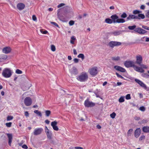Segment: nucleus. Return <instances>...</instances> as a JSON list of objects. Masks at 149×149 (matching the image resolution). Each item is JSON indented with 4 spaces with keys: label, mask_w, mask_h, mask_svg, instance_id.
Listing matches in <instances>:
<instances>
[{
    "label": "nucleus",
    "mask_w": 149,
    "mask_h": 149,
    "mask_svg": "<svg viewBox=\"0 0 149 149\" xmlns=\"http://www.w3.org/2000/svg\"><path fill=\"white\" fill-rule=\"evenodd\" d=\"M136 26L135 25L132 26H129L128 27V28L130 30H133L134 29V31L140 34L143 35L147 32V31L146 30L141 29L140 27H138L135 28Z\"/></svg>",
    "instance_id": "1"
},
{
    "label": "nucleus",
    "mask_w": 149,
    "mask_h": 149,
    "mask_svg": "<svg viewBox=\"0 0 149 149\" xmlns=\"http://www.w3.org/2000/svg\"><path fill=\"white\" fill-rule=\"evenodd\" d=\"M88 78L87 74L85 72L82 73L77 77V79L81 82L85 81L87 80Z\"/></svg>",
    "instance_id": "2"
},
{
    "label": "nucleus",
    "mask_w": 149,
    "mask_h": 149,
    "mask_svg": "<svg viewBox=\"0 0 149 149\" xmlns=\"http://www.w3.org/2000/svg\"><path fill=\"white\" fill-rule=\"evenodd\" d=\"M12 74V71L9 68H5L3 70L2 74L3 76L5 78L10 77Z\"/></svg>",
    "instance_id": "3"
},
{
    "label": "nucleus",
    "mask_w": 149,
    "mask_h": 149,
    "mask_svg": "<svg viewBox=\"0 0 149 149\" xmlns=\"http://www.w3.org/2000/svg\"><path fill=\"white\" fill-rule=\"evenodd\" d=\"M24 102L26 106L29 107L32 104V100L30 97H26L24 99Z\"/></svg>",
    "instance_id": "4"
},
{
    "label": "nucleus",
    "mask_w": 149,
    "mask_h": 149,
    "mask_svg": "<svg viewBox=\"0 0 149 149\" xmlns=\"http://www.w3.org/2000/svg\"><path fill=\"white\" fill-rule=\"evenodd\" d=\"M84 105L85 107H94L95 105V104L92 102L90 101L87 99L85 101Z\"/></svg>",
    "instance_id": "5"
},
{
    "label": "nucleus",
    "mask_w": 149,
    "mask_h": 149,
    "mask_svg": "<svg viewBox=\"0 0 149 149\" xmlns=\"http://www.w3.org/2000/svg\"><path fill=\"white\" fill-rule=\"evenodd\" d=\"M89 71L90 74L93 76L96 75L98 72L97 68L95 67L89 69Z\"/></svg>",
    "instance_id": "6"
},
{
    "label": "nucleus",
    "mask_w": 149,
    "mask_h": 149,
    "mask_svg": "<svg viewBox=\"0 0 149 149\" xmlns=\"http://www.w3.org/2000/svg\"><path fill=\"white\" fill-rule=\"evenodd\" d=\"M121 44V43L120 42L114 41H111L109 43L108 45L111 47L113 48L115 46L120 45Z\"/></svg>",
    "instance_id": "7"
},
{
    "label": "nucleus",
    "mask_w": 149,
    "mask_h": 149,
    "mask_svg": "<svg viewBox=\"0 0 149 149\" xmlns=\"http://www.w3.org/2000/svg\"><path fill=\"white\" fill-rule=\"evenodd\" d=\"M124 65L127 68L133 67L134 65V63L131 61H126L124 63Z\"/></svg>",
    "instance_id": "8"
},
{
    "label": "nucleus",
    "mask_w": 149,
    "mask_h": 149,
    "mask_svg": "<svg viewBox=\"0 0 149 149\" xmlns=\"http://www.w3.org/2000/svg\"><path fill=\"white\" fill-rule=\"evenodd\" d=\"M134 80L135 81L138 83L143 88L145 89H147V87L141 81L137 79H135Z\"/></svg>",
    "instance_id": "9"
},
{
    "label": "nucleus",
    "mask_w": 149,
    "mask_h": 149,
    "mask_svg": "<svg viewBox=\"0 0 149 149\" xmlns=\"http://www.w3.org/2000/svg\"><path fill=\"white\" fill-rule=\"evenodd\" d=\"M43 131L42 128H37L35 129L33 132V134L35 135H38L40 134Z\"/></svg>",
    "instance_id": "10"
},
{
    "label": "nucleus",
    "mask_w": 149,
    "mask_h": 149,
    "mask_svg": "<svg viewBox=\"0 0 149 149\" xmlns=\"http://www.w3.org/2000/svg\"><path fill=\"white\" fill-rule=\"evenodd\" d=\"M136 63L139 65L141 64L142 63V58L140 55L137 56H136Z\"/></svg>",
    "instance_id": "11"
},
{
    "label": "nucleus",
    "mask_w": 149,
    "mask_h": 149,
    "mask_svg": "<svg viewBox=\"0 0 149 149\" xmlns=\"http://www.w3.org/2000/svg\"><path fill=\"white\" fill-rule=\"evenodd\" d=\"M57 123L56 121L52 122L51 123V125L52 126L53 129L56 131H58V128L57 126Z\"/></svg>",
    "instance_id": "12"
},
{
    "label": "nucleus",
    "mask_w": 149,
    "mask_h": 149,
    "mask_svg": "<svg viewBox=\"0 0 149 149\" xmlns=\"http://www.w3.org/2000/svg\"><path fill=\"white\" fill-rule=\"evenodd\" d=\"M133 68L134 70L137 72L141 73H143L144 72V70H143L142 68L137 66L136 65H134L133 67Z\"/></svg>",
    "instance_id": "13"
},
{
    "label": "nucleus",
    "mask_w": 149,
    "mask_h": 149,
    "mask_svg": "<svg viewBox=\"0 0 149 149\" xmlns=\"http://www.w3.org/2000/svg\"><path fill=\"white\" fill-rule=\"evenodd\" d=\"M111 18L112 20L113 23H117V19H118V17L117 15L116 14L112 15L111 16Z\"/></svg>",
    "instance_id": "14"
},
{
    "label": "nucleus",
    "mask_w": 149,
    "mask_h": 149,
    "mask_svg": "<svg viewBox=\"0 0 149 149\" xmlns=\"http://www.w3.org/2000/svg\"><path fill=\"white\" fill-rule=\"evenodd\" d=\"M141 130L140 128H137L135 131L134 135L135 137L138 138L141 134Z\"/></svg>",
    "instance_id": "15"
},
{
    "label": "nucleus",
    "mask_w": 149,
    "mask_h": 149,
    "mask_svg": "<svg viewBox=\"0 0 149 149\" xmlns=\"http://www.w3.org/2000/svg\"><path fill=\"white\" fill-rule=\"evenodd\" d=\"M11 49L9 47H6L2 49L3 52L5 54H8L10 52Z\"/></svg>",
    "instance_id": "16"
},
{
    "label": "nucleus",
    "mask_w": 149,
    "mask_h": 149,
    "mask_svg": "<svg viewBox=\"0 0 149 149\" xmlns=\"http://www.w3.org/2000/svg\"><path fill=\"white\" fill-rule=\"evenodd\" d=\"M114 68L116 70L121 72H125L126 71L125 70L124 68L119 66H114Z\"/></svg>",
    "instance_id": "17"
},
{
    "label": "nucleus",
    "mask_w": 149,
    "mask_h": 149,
    "mask_svg": "<svg viewBox=\"0 0 149 149\" xmlns=\"http://www.w3.org/2000/svg\"><path fill=\"white\" fill-rule=\"evenodd\" d=\"M70 72L72 74L76 75L78 74L77 69L75 67H73L70 70Z\"/></svg>",
    "instance_id": "18"
},
{
    "label": "nucleus",
    "mask_w": 149,
    "mask_h": 149,
    "mask_svg": "<svg viewBox=\"0 0 149 149\" xmlns=\"http://www.w3.org/2000/svg\"><path fill=\"white\" fill-rule=\"evenodd\" d=\"M25 6L24 4L22 3H18L17 5V7L19 10H22L23 9Z\"/></svg>",
    "instance_id": "19"
},
{
    "label": "nucleus",
    "mask_w": 149,
    "mask_h": 149,
    "mask_svg": "<svg viewBox=\"0 0 149 149\" xmlns=\"http://www.w3.org/2000/svg\"><path fill=\"white\" fill-rule=\"evenodd\" d=\"M137 18L138 17H137V16L130 14L127 17V19L128 20L131 19H137Z\"/></svg>",
    "instance_id": "20"
},
{
    "label": "nucleus",
    "mask_w": 149,
    "mask_h": 149,
    "mask_svg": "<svg viewBox=\"0 0 149 149\" xmlns=\"http://www.w3.org/2000/svg\"><path fill=\"white\" fill-rule=\"evenodd\" d=\"M7 135L8 138V144L10 146H11V143L13 138L12 135L11 134H7Z\"/></svg>",
    "instance_id": "21"
},
{
    "label": "nucleus",
    "mask_w": 149,
    "mask_h": 149,
    "mask_svg": "<svg viewBox=\"0 0 149 149\" xmlns=\"http://www.w3.org/2000/svg\"><path fill=\"white\" fill-rule=\"evenodd\" d=\"M123 31H116L111 33V34L113 35L114 36H117L121 34Z\"/></svg>",
    "instance_id": "22"
},
{
    "label": "nucleus",
    "mask_w": 149,
    "mask_h": 149,
    "mask_svg": "<svg viewBox=\"0 0 149 149\" xmlns=\"http://www.w3.org/2000/svg\"><path fill=\"white\" fill-rule=\"evenodd\" d=\"M142 130L145 133L149 132V127L147 126L143 127L142 128Z\"/></svg>",
    "instance_id": "23"
},
{
    "label": "nucleus",
    "mask_w": 149,
    "mask_h": 149,
    "mask_svg": "<svg viewBox=\"0 0 149 149\" xmlns=\"http://www.w3.org/2000/svg\"><path fill=\"white\" fill-rule=\"evenodd\" d=\"M7 58V56L6 55L2 54L0 56V62L2 61V60H6Z\"/></svg>",
    "instance_id": "24"
},
{
    "label": "nucleus",
    "mask_w": 149,
    "mask_h": 149,
    "mask_svg": "<svg viewBox=\"0 0 149 149\" xmlns=\"http://www.w3.org/2000/svg\"><path fill=\"white\" fill-rule=\"evenodd\" d=\"M105 22L109 24H111L113 23L112 20L110 18L106 19L105 20Z\"/></svg>",
    "instance_id": "25"
},
{
    "label": "nucleus",
    "mask_w": 149,
    "mask_h": 149,
    "mask_svg": "<svg viewBox=\"0 0 149 149\" xmlns=\"http://www.w3.org/2000/svg\"><path fill=\"white\" fill-rule=\"evenodd\" d=\"M125 22V20L123 18H118L117 19V23H123Z\"/></svg>",
    "instance_id": "26"
},
{
    "label": "nucleus",
    "mask_w": 149,
    "mask_h": 149,
    "mask_svg": "<svg viewBox=\"0 0 149 149\" xmlns=\"http://www.w3.org/2000/svg\"><path fill=\"white\" fill-rule=\"evenodd\" d=\"M137 17H138L137 19H143L145 18V16L143 14H139Z\"/></svg>",
    "instance_id": "27"
},
{
    "label": "nucleus",
    "mask_w": 149,
    "mask_h": 149,
    "mask_svg": "<svg viewBox=\"0 0 149 149\" xmlns=\"http://www.w3.org/2000/svg\"><path fill=\"white\" fill-rule=\"evenodd\" d=\"M46 134L48 139L50 140L52 139V134L51 132H48V133H46Z\"/></svg>",
    "instance_id": "28"
},
{
    "label": "nucleus",
    "mask_w": 149,
    "mask_h": 149,
    "mask_svg": "<svg viewBox=\"0 0 149 149\" xmlns=\"http://www.w3.org/2000/svg\"><path fill=\"white\" fill-rule=\"evenodd\" d=\"M70 42L72 44H74V41L76 40V38L74 36H72L71 38Z\"/></svg>",
    "instance_id": "29"
},
{
    "label": "nucleus",
    "mask_w": 149,
    "mask_h": 149,
    "mask_svg": "<svg viewBox=\"0 0 149 149\" xmlns=\"http://www.w3.org/2000/svg\"><path fill=\"white\" fill-rule=\"evenodd\" d=\"M148 122V120L147 119H143L142 121H139L138 122L139 124H144L147 123Z\"/></svg>",
    "instance_id": "30"
},
{
    "label": "nucleus",
    "mask_w": 149,
    "mask_h": 149,
    "mask_svg": "<svg viewBox=\"0 0 149 149\" xmlns=\"http://www.w3.org/2000/svg\"><path fill=\"white\" fill-rule=\"evenodd\" d=\"M77 57L79 58H80L82 60H83L84 59V56L83 54H80L77 56Z\"/></svg>",
    "instance_id": "31"
},
{
    "label": "nucleus",
    "mask_w": 149,
    "mask_h": 149,
    "mask_svg": "<svg viewBox=\"0 0 149 149\" xmlns=\"http://www.w3.org/2000/svg\"><path fill=\"white\" fill-rule=\"evenodd\" d=\"M133 129H130L127 132V136H130L132 132Z\"/></svg>",
    "instance_id": "32"
},
{
    "label": "nucleus",
    "mask_w": 149,
    "mask_h": 149,
    "mask_svg": "<svg viewBox=\"0 0 149 149\" xmlns=\"http://www.w3.org/2000/svg\"><path fill=\"white\" fill-rule=\"evenodd\" d=\"M34 112L35 113H36L39 116L41 117L42 116V114L41 113V112L40 111H39L38 110H35L34 111Z\"/></svg>",
    "instance_id": "33"
},
{
    "label": "nucleus",
    "mask_w": 149,
    "mask_h": 149,
    "mask_svg": "<svg viewBox=\"0 0 149 149\" xmlns=\"http://www.w3.org/2000/svg\"><path fill=\"white\" fill-rule=\"evenodd\" d=\"M45 112V115L47 117L49 116L51 113V112L49 110H46Z\"/></svg>",
    "instance_id": "34"
},
{
    "label": "nucleus",
    "mask_w": 149,
    "mask_h": 149,
    "mask_svg": "<svg viewBox=\"0 0 149 149\" xmlns=\"http://www.w3.org/2000/svg\"><path fill=\"white\" fill-rule=\"evenodd\" d=\"M112 59L113 60L117 61L119 60L120 58L119 56L113 57H112Z\"/></svg>",
    "instance_id": "35"
},
{
    "label": "nucleus",
    "mask_w": 149,
    "mask_h": 149,
    "mask_svg": "<svg viewBox=\"0 0 149 149\" xmlns=\"http://www.w3.org/2000/svg\"><path fill=\"white\" fill-rule=\"evenodd\" d=\"M124 101V97L122 96L119 99V102H123Z\"/></svg>",
    "instance_id": "36"
},
{
    "label": "nucleus",
    "mask_w": 149,
    "mask_h": 149,
    "mask_svg": "<svg viewBox=\"0 0 149 149\" xmlns=\"http://www.w3.org/2000/svg\"><path fill=\"white\" fill-rule=\"evenodd\" d=\"M40 31L42 33L44 34H47L48 33L47 31L43 29H40Z\"/></svg>",
    "instance_id": "37"
},
{
    "label": "nucleus",
    "mask_w": 149,
    "mask_h": 149,
    "mask_svg": "<svg viewBox=\"0 0 149 149\" xmlns=\"http://www.w3.org/2000/svg\"><path fill=\"white\" fill-rule=\"evenodd\" d=\"M140 13H141V11L139 10H135L133 11V13L134 14H139Z\"/></svg>",
    "instance_id": "38"
},
{
    "label": "nucleus",
    "mask_w": 149,
    "mask_h": 149,
    "mask_svg": "<svg viewBox=\"0 0 149 149\" xmlns=\"http://www.w3.org/2000/svg\"><path fill=\"white\" fill-rule=\"evenodd\" d=\"M122 18H125L127 17V15L125 13H123L120 16Z\"/></svg>",
    "instance_id": "39"
},
{
    "label": "nucleus",
    "mask_w": 149,
    "mask_h": 149,
    "mask_svg": "<svg viewBox=\"0 0 149 149\" xmlns=\"http://www.w3.org/2000/svg\"><path fill=\"white\" fill-rule=\"evenodd\" d=\"M51 50L53 52H54L56 50V48L55 46L54 45H51Z\"/></svg>",
    "instance_id": "40"
},
{
    "label": "nucleus",
    "mask_w": 149,
    "mask_h": 149,
    "mask_svg": "<svg viewBox=\"0 0 149 149\" xmlns=\"http://www.w3.org/2000/svg\"><path fill=\"white\" fill-rule=\"evenodd\" d=\"M116 116V114L115 112H113L110 115V117L112 118H115Z\"/></svg>",
    "instance_id": "41"
},
{
    "label": "nucleus",
    "mask_w": 149,
    "mask_h": 149,
    "mask_svg": "<svg viewBox=\"0 0 149 149\" xmlns=\"http://www.w3.org/2000/svg\"><path fill=\"white\" fill-rule=\"evenodd\" d=\"M13 118V117L12 116H8L7 118V121H9L12 120Z\"/></svg>",
    "instance_id": "42"
},
{
    "label": "nucleus",
    "mask_w": 149,
    "mask_h": 149,
    "mask_svg": "<svg viewBox=\"0 0 149 149\" xmlns=\"http://www.w3.org/2000/svg\"><path fill=\"white\" fill-rule=\"evenodd\" d=\"M139 109L142 111H144L146 110V108L142 106L139 108Z\"/></svg>",
    "instance_id": "43"
},
{
    "label": "nucleus",
    "mask_w": 149,
    "mask_h": 149,
    "mask_svg": "<svg viewBox=\"0 0 149 149\" xmlns=\"http://www.w3.org/2000/svg\"><path fill=\"white\" fill-rule=\"evenodd\" d=\"M12 124L11 122L8 123L6 124V125L7 127H10L11 126Z\"/></svg>",
    "instance_id": "44"
},
{
    "label": "nucleus",
    "mask_w": 149,
    "mask_h": 149,
    "mask_svg": "<svg viewBox=\"0 0 149 149\" xmlns=\"http://www.w3.org/2000/svg\"><path fill=\"white\" fill-rule=\"evenodd\" d=\"M15 72L17 74H21L22 73V72L19 69H17Z\"/></svg>",
    "instance_id": "45"
},
{
    "label": "nucleus",
    "mask_w": 149,
    "mask_h": 149,
    "mask_svg": "<svg viewBox=\"0 0 149 149\" xmlns=\"http://www.w3.org/2000/svg\"><path fill=\"white\" fill-rule=\"evenodd\" d=\"M126 99L127 100H129L131 99V96L130 94H127L126 96Z\"/></svg>",
    "instance_id": "46"
},
{
    "label": "nucleus",
    "mask_w": 149,
    "mask_h": 149,
    "mask_svg": "<svg viewBox=\"0 0 149 149\" xmlns=\"http://www.w3.org/2000/svg\"><path fill=\"white\" fill-rule=\"evenodd\" d=\"M139 65L141 67V68H143L146 69L147 68V67L146 65L143 64H142L141 63V64H139Z\"/></svg>",
    "instance_id": "47"
},
{
    "label": "nucleus",
    "mask_w": 149,
    "mask_h": 149,
    "mask_svg": "<svg viewBox=\"0 0 149 149\" xmlns=\"http://www.w3.org/2000/svg\"><path fill=\"white\" fill-rule=\"evenodd\" d=\"M145 136L144 135H142L139 139V141H142L143 139H145Z\"/></svg>",
    "instance_id": "48"
},
{
    "label": "nucleus",
    "mask_w": 149,
    "mask_h": 149,
    "mask_svg": "<svg viewBox=\"0 0 149 149\" xmlns=\"http://www.w3.org/2000/svg\"><path fill=\"white\" fill-rule=\"evenodd\" d=\"M142 28L145 29L149 30V27L147 26L143 25L142 26Z\"/></svg>",
    "instance_id": "49"
},
{
    "label": "nucleus",
    "mask_w": 149,
    "mask_h": 149,
    "mask_svg": "<svg viewBox=\"0 0 149 149\" xmlns=\"http://www.w3.org/2000/svg\"><path fill=\"white\" fill-rule=\"evenodd\" d=\"M69 24L70 26H72L74 24V22L72 20H71L69 22Z\"/></svg>",
    "instance_id": "50"
},
{
    "label": "nucleus",
    "mask_w": 149,
    "mask_h": 149,
    "mask_svg": "<svg viewBox=\"0 0 149 149\" xmlns=\"http://www.w3.org/2000/svg\"><path fill=\"white\" fill-rule=\"evenodd\" d=\"M51 23L52 24L54 25L55 26L59 28L58 25L56 22H51Z\"/></svg>",
    "instance_id": "51"
},
{
    "label": "nucleus",
    "mask_w": 149,
    "mask_h": 149,
    "mask_svg": "<svg viewBox=\"0 0 149 149\" xmlns=\"http://www.w3.org/2000/svg\"><path fill=\"white\" fill-rule=\"evenodd\" d=\"M141 76L143 77H146L147 76H149L146 73L142 74Z\"/></svg>",
    "instance_id": "52"
},
{
    "label": "nucleus",
    "mask_w": 149,
    "mask_h": 149,
    "mask_svg": "<svg viewBox=\"0 0 149 149\" xmlns=\"http://www.w3.org/2000/svg\"><path fill=\"white\" fill-rule=\"evenodd\" d=\"M116 74L118 77L122 79L123 78V77L122 76L119 75L118 73L116 72Z\"/></svg>",
    "instance_id": "53"
},
{
    "label": "nucleus",
    "mask_w": 149,
    "mask_h": 149,
    "mask_svg": "<svg viewBox=\"0 0 149 149\" xmlns=\"http://www.w3.org/2000/svg\"><path fill=\"white\" fill-rule=\"evenodd\" d=\"M32 19L34 21H36L37 20V17L35 15H33L32 16Z\"/></svg>",
    "instance_id": "54"
},
{
    "label": "nucleus",
    "mask_w": 149,
    "mask_h": 149,
    "mask_svg": "<svg viewBox=\"0 0 149 149\" xmlns=\"http://www.w3.org/2000/svg\"><path fill=\"white\" fill-rule=\"evenodd\" d=\"M65 5V4L63 3H61L58 5L57 6L58 8H60L61 7Z\"/></svg>",
    "instance_id": "55"
},
{
    "label": "nucleus",
    "mask_w": 149,
    "mask_h": 149,
    "mask_svg": "<svg viewBox=\"0 0 149 149\" xmlns=\"http://www.w3.org/2000/svg\"><path fill=\"white\" fill-rule=\"evenodd\" d=\"M145 38H146V40H145L146 42H148L149 41V38L148 37H146L145 38V37H144L143 38H141V39L142 40V39H143Z\"/></svg>",
    "instance_id": "56"
},
{
    "label": "nucleus",
    "mask_w": 149,
    "mask_h": 149,
    "mask_svg": "<svg viewBox=\"0 0 149 149\" xmlns=\"http://www.w3.org/2000/svg\"><path fill=\"white\" fill-rule=\"evenodd\" d=\"M73 61L75 63H77L79 62V59L77 58L74 59Z\"/></svg>",
    "instance_id": "57"
},
{
    "label": "nucleus",
    "mask_w": 149,
    "mask_h": 149,
    "mask_svg": "<svg viewBox=\"0 0 149 149\" xmlns=\"http://www.w3.org/2000/svg\"><path fill=\"white\" fill-rule=\"evenodd\" d=\"M24 115L26 117H28L29 116V113L27 111H25L24 112Z\"/></svg>",
    "instance_id": "58"
},
{
    "label": "nucleus",
    "mask_w": 149,
    "mask_h": 149,
    "mask_svg": "<svg viewBox=\"0 0 149 149\" xmlns=\"http://www.w3.org/2000/svg\"><path fill=\"white\" fill-rule=\"evenodd\" d=\"M22 147L24 149H27L28 148L27 146L25 144L23 145Z\"/></svg>",
    "instance_id": "59"
},
{
    "label": "nucleus",
    "mask_w": 149,
    "mask_h": 149,
    "mask_svg": "<svg viewBox=\"0 0 149 149\" xmlns=\"http://www.w3.org/2000/svg\"><path fill=\"white\" fill-rule=\"evenodd\" d=\"M145 6L144 5H142L140 7V8L142 10H144L145 9Z\"/></svg>",
    "instance_id": "60"
},
{
    "label": "nucleus",
    "mask_w": 149,
    "mask_h": 149,
    "mask_svg": "<svg viewBox=\"0 0 149 149\" xmlns=\"http://www.w3.org/2000/svg\"><path fill=\"white\" fill-rule=\"evenodd\" d=\"M134 119H135V120H139L140 119V118L139 117L137 116L135 117L134 118Z\"/></svg>",
    "instance_id": "61"
},
{
    "label": "nucleus",
    "mask_w": 149,
    "mask_h": 149,
    "mask_svg": "<svg viewBox=\"0 0 149 149\" xmlns=\"http://www.w3.org/2000/svg\"><path fill=\"white\" fill-rule=\"evenodd\" d=\"M73 54L74 55H76L77 54V52L76 51V50L75 49H73Z\"/></svg>",
    "instance_id": "62"
},
{
    "label": "nucleus",
    "mask_w": 149,
    "mask_h": 149,
    "mask_svg": "<svg viewBox=\"0 0 149 149\" xmlns=\"http://www.w3.org/2000/svg\"><path fill=\"white\" fill-rule=\"evenodd\" d=\"M75 148L76 149H84L82 147H75Z\"/></svg>",
    "instance_id": "63"
},
{
    "label": "nucleus",
    "mask_w": 149,
    "mask_h": 149,
    "mask_svg": "<svg viewBox=\"0 0 149 149\" xmlns=\"http://www.w3.org/2000/svg\"><path fill=\"white\" fill-rule=\"evenodd\" d=\"M45 122L46 124H49L50 121L49 120H45Z\"/></svg>",
    "instance_id": "64"
}]
</instances>
